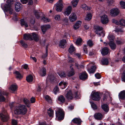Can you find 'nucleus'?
<instances>
[{"label":"nucleus","instance_id":"obj_25","mask_svg":"<svg viewBox=\"0 0 125 125\" xmlns=\"http://www.w3.org/2000/svg\"><path fill=\"white\" fill-rule=\"evenodd\" d=\"M59 85L62 89H63L67 86V83L64 81H61L59 84Z\"/></svg>","mask_w":125,"mask_h":125},{"label":"nucleus","instance_id":"obj_57","mask_svg":"<svg viewBox=\"0 0 125 125\" xmlns=\"http://www.w3.org/2000/svg\"><path fill=\"white\" fill-rule=\"evenodd\" d=\"M91 104L92 107L94 110L96 109H97V107L94 103H91Z\"/></svg>","mask_w":125,"mask_h":125},{"label":"nucleus","instance_id":"obj_33","mask_svg":"<svg viewBox=\"0 0 125 125\" xmlns=\"http://www.w3.org/2000/svg\"><path fill=\"white\" fill-rule=\"evenodd\" d=\"M116 43L117 44H121L124 43V40L121 38H117L116 40Z\"/></svg>","mask_w":125,"mask_h":125},{"label":"nucleus","instance_id":"obj_39","mask_svg":"<svg viewBox=\"0 0 125 125\" xmlns=\"http://www.w3.org/2000/svg\"><path fill=\"white\" fill-rule=\"evenodd\" d=\"M48 114L50 117H52L53 115V111L51 109L49 108L48 110Z\"/></svg>","mask_w":125,"mask_h":125},{"label":"nucleus","instance_id":"obj_14","mask_svg":"<svg viewBox=\"0 0 125 125\" xmlns=\"http://www.w3.org/2000/svg\"><path fill=\"white\" fill-rule=\"evenodd\" d=\"M66 41L65 40H61L59 42V46L61 48H64L66 46Z\"/></svg>","mask_w":125,"mask_h":125},{"label":"nucleus","instance_id":"obj_3","mask_svg":"<svg viewBox=\"0 0 125 125\" xmlns=\"http://www.w3.org/2000/svg\"><path fill=\"white\" fill-rule=\"evenodd\" d=\"M54 7L57 11L61 12L63 7V3L62 0H59L58 2L54 5Z\"/></svg>","mask_w":125,"mask_h":125},{"label":"nucleus","instance_id":"obj_41","mask_svg":"<svg viewBox=\"0 0 125 125\" xmlns=\"http://www.w3.org/2000/svg\"><path fill=\"white\" fill-rule=\"evenodd\" d=\"M101 62L102 65H107L108 63V61L106 58L103 59L101 61Z\"/></svg>","mask_w":125,"mask_h":125},{"label":"nucleus","instance_id":"obj_28","mask_svg":"<svg viewBox=\"0 0 125 125\" xmlns=\"http://www.w3.org/2000/svg\"><path fill=\"white\" fill-rule=\"evenodd\" d=\"M23 39L24 40H28L32 39V38L31 37V34H24L23 36Z\"/></svg>","mask_w":125,"mask_h":125},{"label":"nucleus","instance_id":"obj_15","mask_svg":"<svg viewBox=\"0 0 125 125\" xmlns=\"http://www.w3.org/2000/svg\"><path fill=\"white\" fill-rule=\"evenodd\" d=\"M87 73L85 72H84L81 73L79 77L80 79L84 80L86 79L87 78Z\"/></svg>","mask_w":125,"mask_h":125},{"label":"nucleus","instance_id":"obj_56","mask_svg":"<svg viewBox=\"0 0 125 125\" xmlns=\"http://www.w3.org/2000/svg\"><path fill=\"white\" fill-rule=\"evenodd\" d=\"M48 55V49L46 48V50L45 53L43 54L42 56V58H43L44 59L46 58L47 56Z\"/></svg>","mask_w":125,"mask_h":125},{"label":"nucleus","instance_id":"obj_59","mask_svg":"<svg viewBox=\"0 0 125 125\" xmlns=\"http://www.w3.org/2000/svg\"><path fill=\"white\" fill-rule=\"evenodd\" d=\"M44 98L45 100L47 101H51V98L48 95H46L44 97Z\"/></svg>","mask_w":125,"mask_h":125},{"label":"nucleus","instance_id":"obj_18","mask_svg":"<svg viewBox=\"0 0 125 125\" xmlns=\"http://www.w3.org/2000/svg\"><path fill=\"white\" fill-rule=\"evenodd\" d=\"M21 5L19 3L17 2L15 4V9L16 11L19 12L21 8Z\"/></svg>","mask_w":125,"mask_h":125},{"label":"nucleus","instance_id":"obj_34","mask_svg":"<svg viewBox=\"0 0 125 125\" xmlns=\"http://www.w3.org/2000/svg\"><path fill=\"white\" fill-rule=\"evenodd\" d=\"M75 50L73 44L71 45L69 48L68 51L71 54Z\"/></svg>","mask_w":125,"mask_h":125},{"label":"nucleus","instance_id":"obj_52","mask_svg":"<svg viewBox=\"0 0 125 125\" xmlns=\"http://www.w3.org/2000/svg\"><path fill=\"white\" fill-rule=\"evenodd\" d=\"M108 38L110 41V42H111V41L113 42V40L114 38V37L112 35L109 34L108 37Z\"/></svg>","mask_w":125,"mask_h":125},{"label":"nucleus","instance_id":"obj_50","mask_svg":"<svg viewBox=\"0 0 125 125\" xmlns=\"http://www.w3.org/2000/svg\"><path fill=\"white\" fill-rule=\"evenodd\" d=\"M42 20L45 22H49L50 21V19L44 17L42 18Z\"/></svg>","mask_w":125,"mask_h":125},{"label":"nucleus","instance_id":"obj_27","mask_svg":"<svg viewBox=\"0 0 125 125\" xmlns=\"http://www.w3.org/2000/svg\"><path fill=\"white\" fill-rule=\"evenodd\" d=\"M81 23L82 22L81 21H77L73 26L74 29L76 30L78 29L80 26Z\"/></svg>","mask_w":125,"mask_h":125},{"label":"nucleus","instance_id":"obj_9","mask_svg":"<svg viewBox=\"0 0 125 125\" xmlns=\"http://www.w3.org/2000/svg\"><path fill=\"white\" fill-rule=\"evenodd\" d=\"M92 99L94 100H98L100 99L99 93L97 92H94L91 95Z\"/></svg>","mask_w":125,"mask_h":125},{"label":"nucleus","instance_id":"obj_38","mask_svg":"<svg viewBox=\"0 0 125 125\" xmlns=\"http://www.w3.org/2000/svg\"><path fill=\"white\" fill-rule=\"evenodd\" d=\"M23 101L24 103L28 107H29L30 105V103L29 100L26 98H24L23 99Z\"/></svg>","mask_w":125,"mask_h":125},{"label":"nucleus","instance_id":"obj_10","mask_svg":"<svg viewBox=\"0 0 125 125\" xmlns=\"http://www.w3.org/2000/svg\"><path fill=\"white\" fill-rule=\"evenodd\" d=\"M69 19L70 21L71 22L75 21L77 19L76 14L74 12L72 13L70 15Z\"/></svg>","mask_w":125,"mask_h":125},{"label":"nucleus","instance_id":"obj_48","mask_svg":"<svg viewBox=\"0 0 125 125\" xmlns=\"http://www.w3.org/2000/svg\"><path fill=\"white\" fill-rule=\"evenodd\" d=\"M82 40L80 38H78L75 42L76 44L77 45H79L81 43Z\"/></svg>","mask_w":125,"mask_h":125},{"label":"nucleus","instance_id":"obj_42","mask_svg":"<svg viewBox=\"0 0 125 125\" xmlns=\"http://www.w3.org/2000/svg\"><path fill=\"white\" fill-rule=\"evenodd\" d=\"M35 23V20L34 18H31L30 20V23L29 25L30 26L32 27Z\"/></svg>","mask_w":125,"mask_h":125},{"label":"nucleus","instance_id":"obj_29","mask_svg":"<svg viewBox=\"0 0 125 125\" xmlns=\"http://www.w3.org/2000/svg\"><path fill=\"white\" fill-rule=\"evenodd\" d=\"M109 45L111 49L113 50L115 49L116 47V44L113 42L111 41L109 43Z\"/></svg>","mask_w":125,"mask_h":125},{"label":"nucleus","instance_id":"obj_21","mask_svg":"<svg viewBox=\"0 0 125 125\" xmlns=\"http://www.w3.org/2000/svg\"><path fill=\"white\" fill-rule=\"evenodd\" d=\"M94 117L96 119L100 120L103 117V115L100 113H96L94 115Z\"/></svg>","mask_w":125,"mask_h":125},{"label":"nucleus","instance_id":"obj_7","mask_svg":"<svg viewBox=\"0 0 125 125\" xmlns=\"http://www.w3.org/2000/svg\"><path fill=\"white\" fill-rule=\"evenodd\" d=\"M119 10L117 8H113L111 9L110 11V15L113 17L119 14Z\"/></svg>","mask_w":125,"mask_h":125},{"label":"nucleus","instance_id":"obj_45","mask_svg":"<svg viewBox=\"0 0 125 125\" xmlns=\"http://www.w3.org/2000/svg\"><path fill=\"white\" fill-rule=\"evenodd\" d=\"M59 75L61 77H65L66 76V74L63 72H58Z\"/></svg>","mask_w":125,"mask_h":125},{"label":"nucleus","instance_id":"obj_11","mask_svg":"<svg viewBox=\"0 0 125 125\" xmlns=\"http://www.w3.org/2000/svg\"><path fill=\"white\" fill-rule=\"evenodd\" d=\"M8 94V93L6 92L1 91H0V102H3L5 100V97L2 95L7 96Z\"/></svg>","mask_w":125,"mask_h":125},{"label":"nucleus","instance_id":"obj_46","mask_svg":"<svg viewBox=\"0 0 125 125\" xmlns=\"http://www.w3.org/2000/svg\"><path fill=\"white\" fill-rule=\"evenodd\" d=\"M119 24L121 26H125V20L123 19H121L118 22Z\"/></svg>","mask_w":125,"mask_h":125},{"label":"nucleus","instance_id":"obj_60","mask_svg":"<svg viewBox=\"0 0 125 125\" xmlns=\"http://www.w3.org/2000/svg\"><path fill=\"white\" fill-rule=\"evenodd\" d=\"M83 50L84 53H87V49L86 46V45H84L83 47Z\"/></svg>","mask_w":125,"mask_h":125},{"label":"nucleus","instance_id":"obj_55","mask_svg":"<svg viewBox=\"0 0 125 125\" xmlns=\"http://www.w3.org/2000/svg\"><path fill=\"white\" fill-rule=\"evenodd\" d=\"M20 42L23 47H27L28 45L27 44L24 42L22 40H21Z\"/></svg>","mask_w":125,"mask_h":125},{"label":"nucleus","instance_id":"obj_54","mask_svg":"<svg viewBox=\"0 0 125 125\" xmlns=\"http://www.w3.org/2000/svg\"><path fill=\"white\" fill-rule=\"evenodd\" d=\"M87 44L89 46L91 47L94 45V43L92 41L89 40L87 42Z\"/></svg>","mask_w":125,"mask_h":125},{"label":"nucleus","instance_id":"obj_26","mask_svg":"<svg viewBox=\"0 0 125 125\" xmlns=\"http://www.w3.org/2000/svg\"><path fill=\"white\" fill-rule=\"evenodd\" d=\"M71 70L69 71L67 73V75L68 76L70 77L73 76L74 74V71L73 68L70 67Z\"/></svg>","mask_w":125,"mask_h":125},{"label":"nucleus","instance_id":"obj_47","mask_svg":"<svg viewBox=\"0 0 125 125\" xmlns=\"http://www.w3.org/2000/svg\"><path fill=\"white\" fill-rule=\"evenodd\" d=\"M120 4L122 9H125V2L121 1L120 2Z\"/></svg>","mask_w":125,"mask_h":125},{"label":"nucleus","instance_id":"obj_49","mask_svg":"<svg viewBox=\"0 0 125 125\" xmlns=\"http://www.w3.org/2000/svg\"><path fill=\"white\" fill-rule=\"evenodd\" d=\"M81 8H83L84 10H89L90 9L89 8H88L86 4H83L81 6Z\"/></svg>","mask_w":125,"mask_h":125},{"label":"nucleus","instance_id":"obj_1","mask_svg":"<svg viewBox=\"0 0 125 125\" xmlns=\"http://www.w3.org/2000/svg\"><path fill=\"white\" fill-rule=\"evenodd\" d=\"M10 106L11 109L15 107L14 111L15 114L24 115L27 112V109L24 105L21 104L17 105L15 103H10Z\"/></svg>","mask_w":125,"mask_h":125},{"label":"nucleus","instance_id":"obj_36","mask_svg":"<svg viewBox=\"0 0 125 125\" xmlns=\"http://www.w3.org/2000/svg\"><path fill=\"white\" fill-rule=\"evenodd\" d=\"M96 67L95 66H93L89 69H88L89 73H93L95 71Z\"/></svg>","mask_w":125,"mask_h":125},{"label":"nucleus","instance_id":"obj_43","mask_svg":"<svg viewBox=\"0 0 125 125\" xmlns=\"http://www.w3.org/2000/svg\"><path fill=\"white\" fill-rule=\"evenodd\" d=\"M34 13L35 14V16L37 19H39L40 17L41 13H40L38 12L37 11L34 10Z\"/></svg>","mask_w":125,"mask_h":125},{"label":"nucleus","instance_id":"obj_22","mask_svg":"<svg viewBox=\"0 0 125 125\" xmlns=\"http://www.w3.org/2000/svg\"><path fill=\"white\" fill-rule=\"evenodd\" d=\"M120 98L122 99H125V91H123L121 92L119 95Z\"/></svg>","mask_w":125,"mask_h":125},{"label":"nucleus","instance_id":"obj_31","mask_svg":"<svg viewBox=\"0 0 125 125\" xmlns=\"http://www.w3.org/2000/svg\"><path fill=\"white\" fill-rule=\"evenodd\" d=\"M102 108L103 110L105 112H107L109 110L108 106L105 104H104L102 105Z\"/></svg>","mask_w":125,"mask_h":125},{"label":"nucleus","instance_id":"obj_44","mask_svg":"<svg viewBox=\"0 0 125 125\" xmlns=\"http://www.w3.org/2000/svg\"><path fill=\"white\" fill-rule=\"evenodd\" d=\"M79 1V0H73L72 1L71 3L73 7L76 6Z\"/></svg>","mask_w":125,"mask_h":125},{"label":"nucleus","instance_id":"obj_30","mask_svg":"<svg viewBox=\"0 0 125 125\" xmlns=\"http://www.w3.org/2000/svg\"><path fill=\"white\" fill-rule=\"evenodd\" d=\"M33 77L31 75H29L26 77V80L29 83H31L32 82L33 80Z\"/></svg>","mask_w":125,"mask_h":125},{"label":"nucleus","instance_id":"obj_4","mask_svg":"<svg viewBox=\"0 0 125 125\" xmlns=\"http://www.w3.org/2000/svg\"><path fill=\"white\" fill-rule=\"evenodd\" d=\"M56 117L59 120H62L63 118L64 113L62 109L58 108L56 112Z\"/></svg>","mask_w":125,"mask_h":125},{"label":"nucleus","instance_id":"obj_37","mask_svg":"<svg viewBox=\"0 0 125 125\" xmlns=\"http://www.w3.org/2000/svg\"><path fill=\"white\" fill-rule=\"evenodd\" d=\"M58 101L60 103H63L65 101V98L63 96L60 95L58 98Z\"/></svg>","mask_w":125,"mask_h":125},{"label":"nucleus","instance_id":"obj_53","mask_svg":"<svg viewBox=\"0 0 125 125\" xmlns=\"http://www.w3.org/2000/svg\"><path fill=\"white\" fill-rule=\"evenodd\" d=\"M59 88L57 86H56L53 90L54 93L55 94H56L59 91Z\"/></svg>","mask_w":125,"mask_h":125},{"label":"nucleus","instance_id":"obj_13","mask_svg":"<svg viewBox=\"0 0 125 125\" xmlns=\"http://www.w3.org/2000/svg\"><path fill=\"white\" fill-rule=\"evenodd\" d=\"M72 10V7L71 6H69L63 12V14L65 15L68 16L71 13Z\"/></svg>","mask_w":125,"mask_h":125},{"label":"nucleus","instance_id":"obj_12","mask_svg":"<svg viewBox=\"0 0 125 125\" xmlns=\"http://www.w3.org/2000/svg\"><path fill=\"white\" fill-rule=\"evenodd\" d=\"M31 34V37L32 39L31 40H33L36 41H37L39 40V36L37 33L33 32Z\"/></svg>","mask_w":125,"mask_h":125},{"label":"nucleus","instance_id":"obj_40","mask_svg":"<svg viewBox=\"0 0 125 125\" xmlns=\"http://www.w3.org/2000/svg\"><path fill=\"white\" fill-rule=\"evenodd\" d=\"M72 121L73 123L77 124H80L81 123V120L78 118H74L72 120Z\"/></svg>","mask_w":125,"mask_h":125},{"label":"nucleus","instance_id":"obj_19","mask_svg":"<svg viewBox=\"0 0 125 125\" xmlns=\"http://www.w3.org/2000/svg\"><path fill=\"white\" fill-rule=\"evenodd\" d=\"M50 28V26L49 25H43L42 26L41 30L43 34H44L46 30Z\"/></svg>","mask_w":125,"mask_h":125},{"label":"nucleus","instance_id":"obj_63","mask_svg":"<svg viewBox=\"0 0 125 125\" xmlns=\"http://www.w3.org/2000/svg\"><path fill=\"white\" fill-rule=\"evenodd\" d=\"M41 84H38V87L37 89V92H40L41 90Z\"/></svg>","mask_w":125,"mask_h":125},{"label":"nucleus","instance_id":"obj_64","mask_svg":"<svg viewBox=\"0 0 125 125\" xmlns=\"http://www.w3.org/2000/svg\"><path fill=\"white\" fill-rule=\"evenodd\" d=\"M122 79L125 82V71H124L123 72Z\"/></svg>","mask_w":125,"mask_h":125},{"label":"nucleus","instance_id":"obj_2","mask_svg":"<svg viewBox=\"0 0 125 125\" xmlns=\"http://www.w3.org/2000/svg\"><path fill=\"white\" fill-rule=\"evenodd\" d=\"M13 0H7V2L8 4H6L4 6V10L5 11L7 12L9 11V13L10 14L12 13L13 10L11 6L12 2Z\"/></svg>","mask_w":125,"mask_h":125},{"label":"nucleus","instance_id":"obj_32","mask_svg":"<svg viewBox=\"0 0 125 125\" xmlns=\"http://www.w3.org/2000/svg\"><path fill=\"white\" fill-rule=\"evenodd\" d=\"M21 26H24L26 27L28 26V25L26 22V21L24 19H22L21 20Z\"/></svg>","mask_w":125,"mask_h":125},{"label":"nucleus","instance_id":"obj_5","mask_svg":"<svg viewBox=\"0 0 125 125\" xmlns=\"http://www.w3.org/2000/svg\"><path fill=\"white\" fill-rule=\"evenodd\" d=\"M95 33L98 34L99 36L102 37L104 36L105 33L103 31V28L102 27L98 26H97L95 28Z\"/></svg>","mask_w":125,"mask_h":125},{"label":"nucleus","instance_id":"obj_58","mask_svg":"<svg viewBox=\"0 0 125 125\" xmlns=\"http://www.w3.org/2000/svg\"><path fill=\"white\" fill-rule=\"evenodd\" d=\"M53 75H49L47 78V80H50L51 81L53 80Z\"/></svg>","mask_w":125,"mask_h":125},{"label":"nucleus","instance_id":"obj_23","mask_svg":"<svg viewBox=\"0 0 125 125\" xmlns=\"http://www.w3.org/2000/svg\"><path fill=\"white\" fill-rule=\"evenodd\" d=\"M15 74V76L16 78L19 80L21 79L23 76L19 72L17 71H15L14 73Z\"/></svg>","mask_w":125,"mask_h":125},{"label":"nucleus","instance_id":"obj_6","mask_svg":"<svg viewBox=\"0 0 125 125\" xmlns=\"http://www.w3.org/2000/svg\"><path fill=\"white\" fill-rule=\"evenodd\" d=\"M9 118V115L6 111L0 114V118L3 121H6L8 120Z\"/></svg>","mask_w":125,"mask_h":125},{"label":"nucleus","instance_id":"obj_61","mask_svg":"<svg viewBox=\"0 0 125 125\" xmlns=\"http://www.w3.org/2000/svg\"><path fill=\"white\" fill-rule=\"evenodd\" d=\"M17 122L15 120L13 119L12 121V125H17Z\"/></svg>","mask_w":125,"mask_h":125},{"label":"nucleus","instance_id":"obj_17","mask_svg":"<svg viewBox=\"0 0 125 125\" xmlns=\"http://www.w3.org/2000/svg\"><path fill=\"white\" fill-rule=\"evenodd\" d=\"M17 89V86L16 84H12L9 87V90L14 92L16 91Z\"/></svg>","mask_w":125,"mask_h":125},{"label":"nucleus","instance_id":"obj_20","mask_svg":"<svg viewBox=\"0 0 125 125\" xmlns=\"http://www.w3.org/2000/svg\"><path fill=\"white\" fill-rule=\"evenodd\" d=\"M109 52V50L107 47H104L102 49L101 53L103 55H104L107 54Z\"/></svg>","mask_w":125,"mask_h":125},{"label":"nucleus","instance_id":"obj_35","mask_svg":"<svg viewBox=\"0 0 125 125\" xmlns=\"http://www.w3.org/2000/svg\"><path fill=\"white\" fill-rule=\"evenodd\" d=\"M92 18V15L91 14L89 13H87L85 17V20L87 21H90L91 20Z\"/></svg>","mask_w":125,"mask_h":125},{"label":"nucleus","instance_id":"obj_16","mask_svg":"<svg viewBox=\"0 0 125 125\" xmlns=\"http://www.w3.org/2000/svg\"><path fill=\"white\" fill-rule=\"evenodd\" d=\"M65 97L68 100H71L73 98V95L71 91L69 90L67 92L65 95Z\"/></svg>","mask_w":125,"mask_h":125},{"label":"nucleus","instance_id":"obj_8","mask_svg":"<svg viewBox=\"0 0 125 125\" xmlns=\"http://www.w3.org/2000/svg\"><path fill=\"white\" fill-rule=\"evenodd\" d=\"M109 21L108 17L106 15L104 14L101 17V21L103 24L107 23Z\"/></svg>","mask_w":125,"mask_h":125},{"label":"nucleus","instance_id":"obj_51","mask_svg":"<svg viewBox=\"0 0 125 125\" xmlns=\"http://www.w3.org/2000/svg\"><path fill=\"white\" fill-rule=\"evenodd\" d=\"M54 18L56 21H58L60 20V15H55L54 17Z\"/></svg>","mask_w":125,"mask_h":125},{"label":"nucleus","instance_id":"obj_62","mask_svg":"<svg viewBox=\"0 0 125 125\" xmlns=\"http://www.w3.org/2000/svg\"><path fill=\"white\" fill-rule=\"evenodd\" d=\"M95 77L98 79H99L101 78V76L99 73H97L95 75Z\"/></svg>","mask_w":125,"mask_h":125},{"label":"nucleus","instance_id":"obj_24","mask_svg":"<svg viewBox=\"0 0 125 125\" xmlns=\"http://www.w3.org/2000/svg\"><path fill=\"white\" fill-rule=\"evenodd\" d=\"M46 70L44 68H42L39 72L40 75L42 76H44L46 75Z\"/></svg>","mask_w":125,"mask_h":125}]
</instances>
